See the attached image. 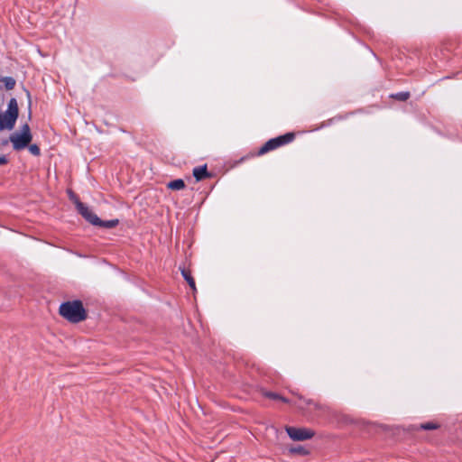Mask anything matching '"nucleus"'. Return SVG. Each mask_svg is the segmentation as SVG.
<instances>
[{
    "label": "nucleus",
    "instance_id": "obj_15",
    "mask_svg": "<svg viewBox=\"0 0 462 462\" xmlns=\"http://www.w3.org/2000/svg\"><path fill=\"white\" fill-rule=\"evenodd\" d=\"M264 395H265L266 397L270 398V399H273V400H281V401H282V402H287V400H286L285 398L282 397L281 395H279V394H277V393H275L266 392V393H264Z\"/></svg>",
    "mask_w": 462,
    "mask_h": 462
},
{
    "label": "nucleus",
    "instance_id": "obj_13",
    "mask_svg": "<svg viewBox=\"0 0 462 462\" xmlns=\"http://www.w3.org/2000/svg\"><path fill=\"white\" fill-rule=\"evenodd\" d=\"M290 452L292 454L306 455L308 454L307 449L302 446H297L290 448Z\"/></svg>",
    "mask_w": 462,
    "mask_h": 462
},
{
    "label": "nucleus",
    "instance_id": "obj_4",
    "mask_svg": "<svg viewBox=\"0 0 462 462\" xmlns=\"http://www.w3.org/2000/svg\"><path fill=\"white\" fill-rule=\"evenodd\" d=\"M294 139V134L288 133L276 138L267 141L259 150V154H264L283 144L291 143Z\"/></svg>",
    "mask_w": 462,
    "mask_h": 462
},
{
    "label": "nucleus",
    "instance_id": "obj_2",
    "mask_svg": "<svg viewBox=\"0 0 462 462\" xmlns=\"http://www.w3.org/2000/svg\"><path fill=\"white\" fill-rule=\"evenodd\" d=\"M19 116L17 100L12 97L5 112H0V132L4 130H13Z\"/></svg>",
    "mask_w": 462,
    "mask_h": 462
},
{
    "label": "nucleus",
    "instance_id": "obj_5",
    "mask_svg": "<svg viewBox=\"0 0 462 462\" xmlns=\"http://www.w3.org/2000/svg\"><path fill=\"white\" fill-rule=\"evenodd\" d=\"M285 430L289 437L296 441L307 440L314 436L311 430L305 428L286 427Z\"/></svg>",
    "mask_w": 462,
    "mask_h": 462
},
{
    "label": "nucleus",
    "instance_id": "obj_17",
    "mask_svg": "<svg viewBox=\"0 0 462 462\" xmlns=\"http://www.w3.org/2000/svg\"><path fill=\"white\" fill-rule=\"evenodd\" d=\"M7 162V158L5 155H0V165H5Z\"/></svg>",
    "mask_w": 462,
    "mask_h": 462
},
{
    "label": "nucleus",
    "instance_id": "obj_7",
    "mask_svg": "<svg viewBox=\"0 0 462 462\" xmlns=\"http://www.w3.org/2000/svg\"><path fill=\"white\" fill-rule=\"evenodd\" d=\"M193 176L197 180H204L208 176L207 165L195 167L193 169Z\"/></svg>",
    "mask_w": 462,
    "mask_h": 462
},
{
    "label": "nucleus",
    "instance_id": "obj_10",
    "mask_svg": "<svg viewBox=\"0 0 462 462\" xmlns=\"http://www.w3.org/2000/svg\"><path fill=\"white\" fill-rule=\"evenodd\" d=\"M118 223H119L118 219H111V220H106V221L100 219L99 224H96L95 226L105 227V228H113V227L116 226L118 225Z\"/></svg>",
    "mask_w": 462,
    "mask_h": 462
},
{
    "label": "nucleus",
    "instance_id": "obj_8",
    "mask_svg": "<svg viewBox=\"0 0 462 462\" xmlns=\"http://www.w3.org/2000/svg\"><path fill=\"white\" fill-rule=\"evenodd\" d=\"M167 187L172 190H180L185 188V182L181 179H177V180L170 181L167 184Z\"/></svg>",
    "mask_w": 462,
    "mask_h": 462
},
{
    "label": "nucleus",
    "instance_id": "obj_12",
    "mask_svg": "<svg viewBox=\"0 0 462 462\" xmlns=\"http://www.w3.org/2000/svg\"><path fill=\"white\" fill-rule=\"evenodd\" d=\"M439 427V424L435 422H426L420 425V429L424 430H437Z\"/></svg>",
    "mask_w": 462,
    "mask_h": 462
},
{
    "label": "nucleus",
    "instance_id": "obj_18",
    "mask_svg": "<svg viewBox=\"0 0 462 462\" xmlns=\"http://www.w3.org/2000/svg\"><path fill=\"white\" fill-rule=\"evenodd\" d=\"M69 194L70 199L73 200V202L75 203L76 199H78V197L72 191H69Z\"/></svg>",
    "mask_w": 462,
    "mask_h": 462
},
{
    "label": "nucleus",
    "instance_id": "obj_1",
    "mask_svg": "<svg viewBox=\"0 0 462 462\" xmlns=\"http://www.w3.org/2000/svg\"><path fill=\"white\" fill-rule=\"evenodd\" d=\"M60 314L72 323L80 322L87 318L86 310L80 300L67 301L60 306Z\"/></svg>",
    "mask_w": 462,
    "mask_h": 462
},
{
    "label": "nucleus",
    "instance_id": "obj_16",
    "mask_svg": "<svg viewBox=\"0 0 462 462\" xmlns=\"http://www.w3.org/2000/svg\"><path fill=\"white\" fill-rule=\"evenodd\" d=\"M410 97V93L409 92H399L395 95H393V97L398 99V100H401V101H405L409 98Z\"/></svg>",
    "mask_w": 462,
    "mask_h": 462
},
{
    "label": "nucleus",
    "instance_id": "obj_3",
    "mask_svg": "<svg viewBox=\"0 0 462 462\" xmlns=\"http://www.w3.org/2000/svg\"><path fill=\"white\" fill-rule=\"evenodd\" d=\"M32 135L28 124L22 125L20 132H15L9 137V140L13 144V148L15 151H21L26 148L32 142Z\"/></svg>",
    "mask_w": 462,
    "mask_h": 462
},
{
    "label": "nucleus",
    "instance_id": "obj_14",
    "mask_svg": "<svg viewBox=\"0 0 462 462\" xmlns=\"http://www.w3.org/2000/svg\"><path fill=\"white\" fill-rule=\"evenodd\" d=\"M28 149H29V152L34 155V156H40L41 155V149L40 147L35 144V143H32V144H30L27 146Z\"/></svg>",
    "mask_w": 462,
    "mask_h": 462
},
{
    "label": "nucleus",
    "instance_id": "obj_9",
    "mask_svg": "<svg viewBox=\"0 0 462 462\" xmlns=\"http://www.w3.org/2000/svg\"><path fill=\"white\" fill-rule=\"evenodd\" d=\"M181 274H182L183 278L185 279V281L189 285V287L193 291H196L195 281H194L193 277L191 276L190 272L187 271L185 268H183V269H181Z\"/></svg>",
    "mask_w": 462,
    "mask_h": 462
},
{
    "label": "nucleus",
    "instance_id": "obj_6",
    "mask_svg": "<svg viewBox=\"0 0 462 462\" xmlns=\"http://www.w3.org/2000/svg\"><path fill=\"white\" fill-rule=\"evenodd\" d=\"M75 205L81 216L92 225L99 224L100 218L85 204L76 199Z\"/></svg>",
    "mask_w": 462,
    "mask_h": 462
},
{
    "label": "nucleus",
    "instance_id": "obj_11",
    "mask_svg": "<svg viewBox=\"0 0 462 462\" xmlns=\"http://www.w3.org/2000/svg\"><path fill=\"white\" fill-rule=\"evenodd\" d=\"M2 81L5 84V88L7 90H12L15 87V79L12 77H5L3 78Z\"/></svg>",
    "mask_w": 462,
    "mask_h": 462
}]
</instances>
